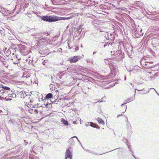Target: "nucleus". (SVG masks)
I'll use <instances>...</instances> for the list:
<instances>
[{"instance_id":"37","label":"nucleus","mask_w":159,"mask_h":159,"mask_svg":"<svg viewBox=\"0 0 159 159\" xmlns=\"http://www.w3.org/2000/svg\"><path fill=\"white\" fill-rule=\"evenodd\" d=\"M18 61H16V62H13V63L15 64H17L18 63Z\"/></svg>"},{"instance_id":"4","label":"nucleus","mask_w":159,"mask_h":159,"mask_svg":"<svg viewBox=\"0 0 159 159\" xmlns=\"http://www.w3.org/2000/svg\"><path fill=\"white\" fill-rule=\"evenodd\" d=\"M9 94L7 92L2 91V92L0 93V98L2 99H5L6 101L11 100L12 97H10Z\"/></svg>"},{"instance_id":"36","label":"nucleus","mask_w":159,"mask_h":159,"mask_svg":"<svg viewBox=\"0 0 159 159\" xmlns=\"http://www.w3.org/2000/svg\"><path fill=\"white\" fill-rule=\"evenodd\" d=\"M16 59L18 60V61L20 60V57H19L17 55H16Z\"/></svg>"},{"instance_id":"15","label":"nucleus","mask_w":159,"mask_h":159,"mask_svg":"<svg viewBox=\"0 0 159 159\" xmlns=\"http://www.w3.org/2000/svg\"><path fill=\"white\" fill-rule=\"evenodd\" d=\"M152 63V62L151 61L148 62L147 61V63H146V66H145L144 68H151L153 67L154 66L151 65V64Z\"/></svg>"},{"instance_id":"50","label":"nucleus","mask_w":159,"mask_h":159,"mask_svg":"<svg viewBox=\"0 0 159 159\" xmlns=\"http://www.w3.org/2000/svg\"><path fill=\"white\" fill-rule=\"evenodd\" d=\"M91 122H89L88 123L89 124V123H90Z\"/></svg>"},{"instance_id":"35","label":"nucleus","mask_w":159,"mask_h":159,"mask_svg":"<svg viewBox=\"0 0 159 159\" xmlns=\"http://www.w3.org/2000/svg\"><path fill=\"white\" fill-rule=\"evenodd\" d=\"M75 139H76L79 142V143H80L81 144V145L82 146L80 141H79V139H78L77 137L76 136H75Z\"/></svg>"},{"instance_id":"28","label":"nucleus","mask_w":159,"mask_h":159,"mask_svg":"<svg viewBox=\"0 0 159 159\" xmlns=\"http://www.w3.org/2000/svg\"><path fill=\"white\" fill-rule=\"evenodd\" d=\"M26 61H28V63L29 65L32 64L33 61L32 60L31 61V59H26Z\"/></svg>"},{"instance_id":"49","label":"nucleus","mask_w":159,"mask_h":159,"mask_svg":"<svg viewBox=\"0 0 159 159\" xmlns=\"http://www.w3.org/2000/svg\"><path fill=\"white\" fill-rule=\"evenodd\" d=\"M103 154V153H102V154H101V155H102V154Z\"/></svg>"},{"instance_id":"22","label":"nucleus","mask_w":159,"mask_h":159,"mask_svg":"<svg viewBox=\"0 0 159 159\" xmlns=\"http://www.w3.org/2000/svg\"><path fill=\"white\" fill-rule=\"evenodd\" d=\"M61 121L62 122L63 124L65 125H68V121L64 119H62Z\"/></svg>"},{"instance_id":"5","label":"nucleus","mask_w":159,"mask_h":159,"mask_svg":"<svg viewBox=\"0 0 159 159\" xmlns=\"http://www.w3.org/2000/svg\"><path fill=\"white\" fill-rule=\"evenodd\" d=\"M42 35V37H39V38H41V39H40L38 41H37L38 44L39 45H42L45 42V41L47 40L46 38H45L44 37H43L44 35H46V33H41V34Z\"/></svg>"},{"instance_id":"43","label":"nucleus","mask_w":159,"mask_h":159,"mask_svg":"<svg viewBox=\"0 0 159 159\" xmlns=\"http://www.w3.org/2000/svg\"><path fill=\"white\" fill-rule=\"evenodd\" d=\"M98 102H99V101H98V102H95V103H97Z\"/></svg>"},{"instance_id":"9","label":"nucleus","mask_w":159,"mask_h":159,"mask_svg":"<svg viewBox=\"0 0 159 159\" xmlns=\"http://www.w3.org/2000/svg\"><path fill=\"white\" fill-rule=\"evenodd\" d=\"M65 159H72V155L69 149H67L65 152Z\"/></svg>"},{"instance_id":"40","label":"nucleus","mask_w":159,"mask_h":159,"mask_svg":"<svg viewBox=\"0 0 159 159\" xmlns=\"http://www.w3.org/2000/svg\"><path fill=\"white\" fill-rule=\"evenodd\" d=\"M121 9L122 10H124V8H121Z\"/></svg>"},{"instance_id":"45","label":"nucleus","mask_w":159,"mask_h":159,"mask_svg":"<svg viewBox=\"0 0 159 159\" xmlns=\"http://www.w3.org/2000/svg\"><path fill=\"white\" fill-rule=\"evenodd\" d=\"M1 56H0V60H1Z\"/></svg>"},{"instance_id":"8","label":"nucleus","mask_w":159,"mask_h":159,"mask_svg":"<svg viewBox=\"0 0 159 159\" xmlns=\"http://www.w3.org/2000/svg\"><path fill=\"white\" fill-rule=\"evenodd\" d=\"M81 57L79 56L73 57L69 59L70 63L76 62L81 59Z\"/></svg>"},{"instance_id":"13","label":"nucleus","mask_w":159,"mask_h":159,"mask_svg":"<svg viewBox=\"0 0 159 159\" xmlns=\"http://www.w3.org/2000/svg\"><path fill=\"white\" fill-rule=\"evenodd\" d=\"M144 89V88L141 89H135V91H134V92H135V93H134V97H131L128 99L126 100V102H128V101H133L135 99V93H136V91H135V90H138V91H142L143 89Z\"/></svg>"},{"instance_id":"48","label":"nucleus","mask_w":159,"mask_h":159,"mask_svg":"<svg viewBox=\"0 0 159 159\" xmlns=\"http://www.w3.org/2000/svg\"><path fill=\"white\" fill-rule=\"evenodd\" d=\"M103 154V153H102V154H101V155H102V154Z\"/></svg>"},{"instance_id":"24","label":"nucleus","mask_w":159,"mask_h":159,"mask_svg":"<svg viewBox=\"0 0 159 159\" xmlns=\"http://www.w3.org/2000/svg\"><path fill=\"white\" fill-rule=\"evenodd\" d=\"M48 59L45 60L42 62V64L43 65L47 66L48 65Z\"/></svg>"},{"instance_id":"26","label":"nucleus","mask_w":159,"mask_h":159,"mask_svg":"<svg viewBox=\"0 0 159 159\" xmlns=\"http://www.w3.org/2000/svg\"><path fill=\"white\" fill-rule=\"evenodd\" d=\"M126 126L127 128L130 129L131 128V125L129 122L128 121V119L127 118V122L126 123Z\"/></svg>"},{"instance_id":"1","label":"nucleus","mask_w":159,"mask_h":159,"mask_svg":"<svg viewBox=\"0 0 159 159\" xmlns=\"http://www.w3.org/2000/svg\"><path fill=\"white\" fill-rule=\"evenodd\" d=\"M42 20L48 22H53L57 21V16H43L37 15Z\"/></svg>"},{"instance_id":"18","label":"nucleus","mask_w":159,"mask_h":159,"mask_svg":"<svg viewBox=\"0 0 159 159\" xmlns=\"http://www.w3.org/2000/svg\"><path fill=\"white\" fill-rule=\"evenodd\" d=\"M7 49V48H5V51L4 53H5V55L7 57H8L9 56L10 54L11 53V51L10 49H8L7 50H6Z\"/></svg>"},{"instance_id":"41","label":"nucleus","mask_w":159,"mask_h":159,"mask_svg":"<svg viewBox=\"0 0 159 159\" xmlns=\"http://www.w3.org/2000/svg\"><path fill=\"white\" fill-rule=\"evenodd\" d=\"M96 53V52H93V55L94 54H95Z\"/></svg>"},{"instance_id":"33","label":"nucleus","mask_w":159,"mask_h":159,"mask_svg":"<svg viewBox=\"0 0 159 159\" xmlns=\"http://www.w3.org/2000/svg\"><path fill=\"white\" fill-rule=\"evenodd\" d=\"M151 89H153L155 92L156 93H157V94L159 96V94H158V93H157V91L153 88H151L150 89V90H151Z\"/></svg>"},{"instance_id":"17","label":"nucleus","mask_w":159,"mask_h":159,"mask_svg":"<svg viewBox=\"0 0 159 159\" xmlns=\"http://www.w3.org/2000/svg\"><path fill=\"white\" fill-rule=\"evenodd\" d=\"M9 124H13L16 125L17 124V122L15 121V120L14 119H11L9 120L8 122Z\"/></svg>"},{"instance_id":"12","label":"nucleus","mask_w":159,"mask_h":159,"mask_svg":"<svg viewBox=\"0 0 159 159\" xmlns=\"http://www.w3.org/2000/svg\"><path fill=\"white\" fill-rule=\"evenodd\" d=\"M74 139H75V136L72 137L69 139L68 143L70 145H73L75 144V142Z\"/></svg>"},{"instance_id":"38","label":"nucleus","mask_w":159,"mask_h":159,"mask_svg":"<svg viewBox=\"0 0 159 159\" xmlns=\"http://www.w3.org/2000/svg\"><path fill=\"white\" fill-rule=\"evenodd\" d=\"M90 61L89 59H87V62H91V61Z\"/></svg>"},{"instance_id":"3","label":"nucleus","mask_w":159,"mask_h":159,"mask_svg":"<svg viewBox=\"0 0 159 159\" xmlns=\"http://www.w3.org/2000/svg\"><path fill=\"white\" fill-rule=\"evenodd\" d=\"M1 86L2 88V91L5 92L9 93V95L10 97H12V98H16V95L13 92L12 90L10 89V88L8 86H7L5 85H1Z\"/></svg>"},{"instance_id":"34","label":"nucleus","mask_w":159,"mask_h":159,"mask_svg":"<svg viewBox=\"0 0 159 159\" xmlns=\"http://www.w3.org/2000/svg\"><path fill=\"white\" fill-rule=\"evenodd\" d=\"M151 89H153L155 92L156 93H157V94L159 96V94H158V93H157V91L153 88H151L150 89V90H151Z\"/></svg>"},{"instance_id":"30","label":"nucleus","mask_w":159,"mask_h":159,"mask_svg":"<svg viewBox=\"0 0 159 159\" xmlns=\"http://www.w3.org/2000/svg\"><path fill=\"white\" fill-rule=\"evenodd\" d=\"M110 45L111 46V44L110 43H107L106 44H104L103 47L104 48H105L107 46V45L108 46H109V45Z\"/></svg>"},{"instance_id":"6","label":"nucleus","mask_w":159,"mask_h":159,"mask_svg":"<svg viewBox=\"0 0 159 159\" xmlns=\"http://www.w3.org/2000/svg\"><path fill=\"white\" fill-rule=\"evenodd\" d=\"M20 52L23 55L25 56L28 53V49L25 45H22L20 48Z\"/></svg>"},{"instance_id":"14","label":"nucleus","mask_w":159,"mask_h":159,"mask_svg":"<svg viewBox=\"0 0 159 159\" xmlns=\"http://www.w3.org/2000/svg\"><path fill=\"white\" fill-rule=\"evenodd\" d=\"M140 63L142 67H145V66H146V63H147V61H146L145 59H142L140 61Z\"/></svg>"},{"instance_id":"20","label":"nucleus","mask_w":159,"mask_h":159,"mask_svg":"<svg viewBox=\"0 0 159 159\" xmlns=\"http://www.w3.org/2000/svg\"><path fill=\"white\" fill-rule=\"evenodd\" d=\"M96 119L98 121V122L103 125H104V121L101 119L99 118H98Z\"/></svg>"},{"instance_id":"21","label":"nucleus","mask_w":159,"mask_h":159,"mask_svg":"<svg viewBox=\"0 0 159 159\" xmlns=\"http://www.w3.org/2000/svg\"><path fill=\"white\" fill-rule=\"evenodd\" d=\"M52 95L51 93H49L45 97V98L46 99H49L52 97Z\"/></svg>"},{"instance_id":"10","label":"nucleus","mask_w":159,"mask_h":159,"mask_svg":"<svg viewBox=\"0 0 159 159\" xmlns=\"http://www.w3.org/2000/svg\"><path fill=\"white\" fill-rule=\"evenodd\" d=\"M111 67H110L111 72H110L109 75V76H110L111 78L114 77L116 75V69L114 66H112Z\"/></svg>"},{"instance_id":"19","label":"nucleus","mask_w":159,"mask_h":159,"mask_svg":"<svg viewBox=\"0 0 159 159\" xmlns=\"http://www.w3.org/2000/svg\"><path fill=\"white\" fill-rule=\"evenodd\" d=\"M121 106L124 107L125 109V111L124 112H122L121 113V115H117V117H119L120 116L122 115H123V114L125 111H126V108H127V105H125V103H123V104H122L121 105Z\"/></svg>"},{"instance_id":"42","label":"nucleus","mask_w":159,"mask_h":159,"mask_svg":"<svg viewBox=\"0 0 159 159\" xmlns=\"http://www.w3.org/2000/svg\"><path fill=\"white\" fill-rule=\"evenodd\" d=\"M130 84L132 85V86H133V85H132V83H130Z\"/></svg>"},{"instance_id":"16","label":"nucleus","mask_w":159,"mask_h":159,"mask_svg":"<svg viewBox=\"0 0 159 159\" xmlns=\"http://www.w3.org/2000/svg\"><path fill=\"white\" fill-rule=\"evenodd\" d=\"M19 93V95H21L20 97L21 98H24L27 96V94H26L25 91L24 90L20 92Z\"/></svg>"},{"instance_id":"31","label":"nucleus","mask_w":159,"mask_h":159,"mask_svg":"<svg viewBox=\"0 0 159 159\" xmlns=\"http://www.w3.org/2000/svg\"><path fill=\"white\" fill-rule=\"evenodd\" d=\"M29 4V3H25V5H24L23 7L24 8H26V7H28V5Z\"/></svg>"},{"instance_id":"23","label":"nucleus","mask_w":159,"mask_h":159,"mask_svg":"<svg viewBox=\"0 0 159 159\" xmlns=\"http://www.w3.org/2000/svg\"><path fill=\"white\" fill-rule=\"evenodd\" d=\"M30 77L29 75L27 74L26 73H24L22 77L23 78H27Z\"/></svg>"},{"instance_id":"7","label":"nucleus","mask_w":159,"mask_h":159,"mask_svg":"<svg viewBox=\"0 0 159 159\" xmlns=\"http://www.w3.org/2000/svg\"><path fill=\"white\" fill-rule=\"evenodd\" d=\"M28 111L29 112L32 114H37L38 112V110L36 109L35 107H34L32 105H30L29 107Z\"/></svg>"},{"instance_id":"47","label":"nucleus","mask_w":159,"mask_h":159,"mask_svg":"<svg viewBox=\"0 0 159 159\" xmlns=\"http://www.w3.org/2000/svg\"><path fill=\"white\" fill-rule=\"evenodd\" d=\"M103 154V153H102V154H101V155H102V154Z\"/></svg>"},{"instance_id":"39","label":"nucleus","mask_w":159,"mask_h":159,"mask_svg":"<svg viewBox=\"0 0 159 159\" xmlns=\"http://www.w3.org/2000/svg\"><path fill=\"white\" fill-rule=\"evenodd\" d=\"M31 82H33L34 83L35 82L36 84L37 83V82L35 81V82H34L33 81H32V80H31Z\"/></svg>"},{"instance_id":"2","label":"nucleus","mask_w":159,"mask_h":159,"mask_svg":"<svg viewBox=\"0 0 159 159\" xmlns=\"http://www.w3.org/2000/svg\"><path fill=\"white\" fill-rule=\"evenodd\" d=\"M111 55L112 57L116 59L117 61L120 60L124 58L123 55L122 54L121 51L117 50L116 52H111Z\"/></svg>"},{"instance_id":"29","label":"nucleus","mask_w":159,"mask_h":159,"mask_svg":"<svg viewBox=\"0 0 159 159\" xmlns=\"http://www.w3.org/2000/svg\"><path fill=\"white\" fill-rule=\"evenodd\" d=\"M127 146H128V148L129 149L130 151L131 152L132 155L134 157V156L133 153V152L132 151V149L131 148H130V146L128 145Z\"/></svg>"},{"instance_id":"44","label":"nucleus","mask_w":159,"mask_h":159,"mask_svg":"<svg viewBox=\"0 0 159 159\" xmlns=\"http://www.w3.org/2000/svg\"><path fill=\"white\" fill-rule=\"evenodd\" d=\"M126 77H125V80H126Z\"/></svg>"},{"instance_id":"25","label":"nucleus","mask_w":159,"mask_h":159,"mask_svg":"<svg viewBox=\"0 0 159 159\" xmlns=\"http://www.w3.org/2000/svg\"><path fill=\"white\" fill-rule=\"evenodd\" d=\"M153 79H156L157 80H159V77L158 75L156 74H155V75L152 77Z\"/></svg>"},{"instance_id":"11","label":"nucleus","mask_w":159,"mask_h":159,"mask_svg":"<svg viewBox=\"0 0 159 159\" xmlns=\"http://www.w3.org/2000/svg\"><path fill=\"white\" fill-rule=\"evenodd\" d=\"M74 16L72 15L69 17H61L57 16V20H68L69 19H70L74 17Z\"/></svg>"},{"instance_id":"46","label":"nucleus","mask_w":159,"mask_h":159,"mask_svg":"<svg viewBox=\"0 0 159 159\" xmlns=\"http://www.w3.org/2000/svg\"><path fill=\"white\" fill-rule=\"evenodd\" d=\"M102 101H100V102H102Z\"/></svg>"},{"instance_id":"32","label":"nucleus","mask_w":159,"mask_h":159,"mask_svg":"<svg viewBox=\"0 0 159 159\" xmlns=\"http://www.w3.org/2000/svg\"><path fill=\"white\" fill-rule=\"evenodd\" d=\"M151 89H153L155 92L156 93H157V94L159 96V94H158V93H157V91L153 88H151L150 89V90H151Z\"/></svg>"},{"instance_id":"27","label":"nucleus","mask_w":159,"mask_h":159,"mask_svg":"<svg viewBox=\"0 0 159 159\" xmlns=\"http://www.w3.org/2000/svg\"><path fill=\"white\" fill-rule=\"evenodd\" d=\"M83 29L82 28V25L80 26L78 29H77V30L78 31V32H80L79 34H80V32L82 31Z\"/></svg>"}]
</instances>
